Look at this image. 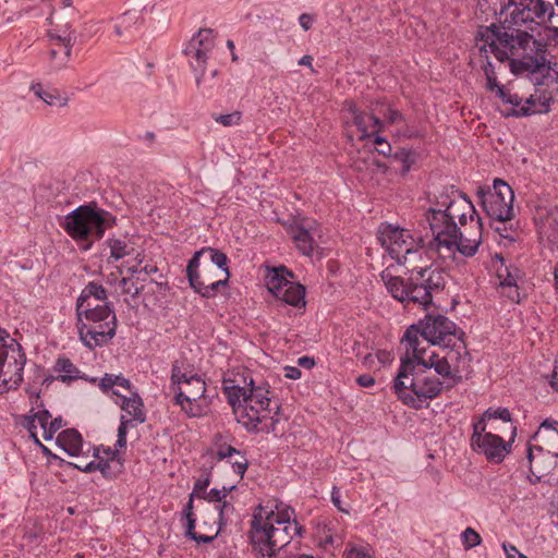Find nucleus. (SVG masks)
Here are the masks:
<instances>
[{
	"mask_svg": "<svg viewBox=\"0 0 558 558\" xmlns=\"http://www.w3.org/2000/svg\"><path fill=\"white\" fill-rule=\"evenodd\" d=\"M50 46H60L62 53L57 62L59 66H65L71 57L72 47L76 40L75 31L69 23L57 24L47 32Z\"/></svg>",
	"mask_w": 558,
	"mask_h": 558,
	"instance_id": "obj_22",
	"label": "nucleus"
},
{
	"mask_svg": "<svg viewBox=\"0 0 558 558\" xmlns=\"http://www.w3.org/2000/svg\"><path fill=\"white\" fill-rule=\"evenodd\" d=\"M288 278H293V274L288 270L284 266H279L277 268H272L266 275V284L267 289L275 296L281 295V290H283L288 284H292Z\"/></svg>",
	"mask_w": 558,
	"mask_h": 558,
	"instance_id": "obj_26",
	"label": "nucleus"
},
{
	"mask_svg": "<svg viewBox=\"0 0 558 558\" xmlns=\"http://www.w3.org/2000/svg\"><path fill=\"white\" fill-rule=\"evenodd\" d=\"M214 119L217 123L222 124L223 126L238 125L241 120V112L233 111L228 114L216 116Z\"/></svg>",
	"mask_w": 558,
	"mask_h": 558,
	"instance_id": "obj_43",
	"label": "nucleus"
},
{
	"mask_svg": "<svg viewBox=\"0 0 558 558\" xmlns=\"http://www.w3.org/2000/svg\"><path fill=\"white\" fill-rule=\"evenodd\" d=\"M215 272H217L216 268H214L210 265H206V266H204L203 271L199 272V278H201V280H208V279L209 280H218V279L222 278V277L217 276Z\"/></svg>",
	"mask_w": 558,
	"mask_h": 558,
	"instance_id": "obj_53",
	"label": "nucleus"
},
{
	"mask_svg": "<svg viewBox=\"0 0 558 558\" xmlns=\"http://www.w3.org/2000/svg\"><path fill=\"white\" fill-rule=\"evenodd\" d=\"M76 328L80 339L87 348L106 345L116 335L114 311L109 303H104L97 311L82 313V316H77Z\"/></svg>",
	"mask_w": 558,
	"mask_h": 558,
	"instance_id": "obj_13",
	"label": "nucleus"
},
{
	"mask_svg": "<svg viewBox=\"0 0 558 558\" xmlns=\"http://www.w3.org/2000/svg\"><path fill=\"white\" fill-rule=\"evenodd\" d=\"M290 234L298 251L303 255L311 256L315 247V241L310 230L305 227L296 226L291 228Z\"/></svg>",
	"mask_w": 558,
	"mask_h": 558,
	"instance_id": "obj_30",
	"label": "nucleus"
},
{
	"mask_svg": "<svg viewBox=\"0 0 558 558\" xmlns=\"http://www.w3.org/2000/svg\"><path fill=\"white\" fill-rule=\"evenodd\" d=\"M210 484V475L208 473L205 476L199 477L194 483L193 492L190 495L189 501L183 509V515L189 517V531L193 527V501L194 498H202L205 495Z\"/></svg>",
	"mask_w": 558,
	"mask_h": 558,
	"instance_id": "obj_31",
	"label": "nucleus"
},
{
	"mask_svg": "<svg viewBox=\"0 0 558 558\" xmlns=\"http://www.w3.org/2000/svg\"><path fill=\"white\" fill-rule=\"evenodd\" d=\"M238 423L242 424L247 432L275 433L280 405L275 402V408H267L263 404H254L248 400L234 401L230 403Z\"/></svg>",
	"mask_w": 558,
	"mask_h": 558,
	"instance_id": "obj_15",
	"label": "nucleus"
},
{
	"mask_svg": "<svg viewBox=\"0 0 558 558\" xmlns=\"http://www.w3.org/2000/svg\"><path fill=\"white\" fill-rule=\"evenodd\" d=\"M514 194L511 186L500 179L494 181V190L482 195V206L490 218L507 222L513 218Z\"/></svg>",
	"mask_w": 558,
	"mask_h": 558,
	"instance_id": "obj_18",
	"label": "nucleus"
},
{
	"mask_svg": "<svg viewBox=\"0 0 558 558\" xmlns=\"http://www.w3.org/2000/svg\"><path fill=\"white\" fill-rule=\"evenodd\" d=\"M171 387L175 391V403L191 417L206 414V384L198 375L187 374L175 361L171 368Z\"/></svg>",
	"mask_w": 558,
	"mask_h": 558,
	"instance_id": "obj_11",
	"label": "nucleus"
},
{
	"mask_svg": "<svg viewBox=\"0 0 558 558\" xmlns=\"http://www.w3.org/2000/svg\"><path fill=\"white\" fill-rule=\"evenodd\" d=\"M113 393L121 398V409L132 416L134 421L138 423L145 422L146 414L144 411V403L136 392L131 391V397L122 396L117 390H113Z\"/></svg>",
	"mask_w": 558,
	"mask_h": 558,
	"instance_id": "obj_27",
	"label": "nucleus"
},
{
	"mask_svg": "<svg viewBox=\"0 0 558 558\" xmlns=\"http://www.w3.org/2000/svg\"><path fill=\"white\" fill-rule=\"evenodd\" d=\"M57 444L72 457H78L82 452L83 438L81 434L74 429L69 428L61 432L57 437Z\"/></svg>",
	"mask_w": 558,
	"mask_h": 558,
	"instance_id": "obj_28",
	"label": "nucleus"
},
{
	"mask_svg": "<svg viewBox=\"0 0 558 558\" xmlns=\"http://www.w3.org/2000/svg\"><path fill=\"white\" fill-rule=\"evenodd\" d=\"M233 488H234V486L230 487L229 489L223 487L222 490L217 489V488H213L208 493L206 492L205 495H203L201 499H205L208 502H215V505H222L223 501H228L226 499L227 498V493L230 492Z\"/></svg>",
	"mask_w": 558,
	"mask_h": 558,
	"instance_id": "obj_41",
	"label": "nucleus"
},
{
	"mask_svg": "<svg viewBox=\"0 0 558 558\" xmlns=\"http://www.w3.org/2000/svg\"><path fill=\"white\" fill-rule=\"evenodd\" d=\"M390 158H392L395 162L400 163V170L402 174L408 173L412 163L414 162L413 153L404 148H398L393 154H391Z\"/></svg>",
	"mask_w": 558,
	"mask_h": 558,
	"instance_id": "obj_36",
	"label": "nucleus"
},
{
	"mask_svg": "<svg viewBox=\"0 0 558 558\" xmlns=\"http://www.w3.org/2000/svg\"><path fill=\"white\" fill-rule=\"evenodd\" d=\"M532 439L526 449L531 474L536 481L558 482V421L545 420Z\"/></svg>",
	"mask_w": 558,
	"mask_h": 558,
	"instance_id": "obj_7",
	"label": "nucleus"
},
{
	"mask_svg": "<svg viewBox=\"0 0 558 558\" xmlns=\"http://www.w3.org/2000/svg\"><path fill=\"white\" fill-rule=\"evenodd\" d=\"M497 96L506 104H510L514 107H518L521 105L522 99L515 95L510 94L509 92H506L504 87H498Z\"/></svg>",
	"mask_w": 558,
	"mask_h": 558,
	"instance_id": "obj_48",
	"label": "nucleus"
},
{
	"mask_svg": "<svg viewBox=\"0 0 558 558\" xmlns=\"http://www.w3.org/2000/svg\"><path fill=\"white\" fill-rule=\"evenodd\" d=\"M377 236L381 246L391 258L404 267H409V265L415 262H421L423 256L427 254V251L424 248L425 241L423 236H415L408 229L390 223H381L378 228Z\"/></svg>",
	"mask_w": 558,
	"mask_h": 558,
	"instance_id": "obj_10",
	"label": "nucleus"
},
{
	"mask_svg": "<svg viewBox=\"0 0 558 558\" xmlns=\"http://www.w3.org/2000/svg\"><path fill=\"white\" fill-rule=\"evenodd\" d=\"M263 507L258 506V512L253 514L251 522V542L257 558H275L276 553L286 547L295 535H301L303 526L295 520H291L293 509L287 508L275 513L267 512L264 517Z\"/></svg>",
	"mask_w": 558,
	"mask_h": 558,
	"instance_id": "obj_5",
	"label": "nucleus"
},
{
	"mask_svg": "<svg viewBox=\"0 0 558 558\" xmlns=\"http://www.w3.org/2000/svg\"><path fill=\"white\" fill-rule=\"evenodd\" d=\"M347 558H369V555L363 549L352 548L347 553Z\"/></svg>",
	"mask_w": 558,
	"mask_h": 558,
	"instance_id": "obj_64",
	"label": "nucleus"
},
{
	"mask_svg": "<svg viewBox=\"0 0 558 558\" xmlns=\"http://www.w3.org/2000/svg\"><path fill=\"white\" fill-rule=\"evenodd\" d=\"M299 22L304 31H308L312 27L313 17L307 13H303L300 15Z\"/></svg>",
	"mask_w": 558,
	"mask_h": 558,
	"instance_id": "obj_62",
	"label": "nucleus"
},
{
	"mask_svg": "<svg viewBox=\"0 0 558 558\" xmlns=\"http://www.w3.org/2000/svg\"><path fill=\"white\" fill-rule=\"evenodd\" d=\"M56 371L64 373V375L61 376L62 381L77 378L80 373L77 367L66 357H59L57 360Z\"/></svg>",
	"mask_w": 558,
	"mask_h": 558,
	"instance_id": "obj_35",
	"label": "nucleus"
},
{
	"mask_svg": "<svg viewBox=\"0 0 558 558\" xmlns=\"http://www.w3.org/2000/svg\"><path fill=\"white\" fill-rule=\"evenodd\" d=\"M105 458L100 457V449H94V457L98 459V462L90 461L85 465H76V469L85 472L92 473L94 471H100V473L106 478H114L117 477L123 470V463L120 459V454L118 449H104Z\"/></svg>",
	"mask_w": 558,
	"mask_h": 558,
	"instance_id": "obj_21",
	"label": "nucleus"
},
{
	"mask_svg": "<svg viewBox=\"0 0 558 558\" xmlns=\"http://www.w3.org/2000/svg\"><path fill=\"white\" fill-rule=\"evenodd\" d=\"M405 268L407 278L385 272L381 275L388 292L405 306L412 304L427 308L433 304L434 298L445 290L448 275L444 269L432 265L428 254L421 262Z\"/></svg>",
	"mask_w": 558,
	"mask_h": 558,
	"instance_id": "obj_4",
	"label": "nucleus"
},
{
	"mask_svg": "<svg viewBox=\"0 0 558 558\" xmlns=\"http://www.w3.org/2000/svg\"><path fill=\"white\" fill-rule=\"evenodd\" d=\"M470 354L464 341V332L451 338L449 342L441 344L436 350L426 349L425 361L445 380H449L450 387L462 379V373L470 366Z\"/></svg>",
	"mask_w": 558,
	"mask_h": 558,
	"instance_id": "obj_9",
	"label": "nucleus"
},
{
	"mask_svg": "<svg viewBox=\"0 0 558 558\" xmlns=\"http://www.w3.org/2000/svg\"><path fill=\"white\" fill-rule=\"evenodd\" d=\"M302 373L296 366H286L284 367V376L290 379H299Z\"/></svg>",
	"mask_w": 558,
	"mask_h": 558,
	"instance_id": "obj_61",
	"label": "nucleus"
},
{
	"mask_svg": "<svg viewBox=\"0 0 558 558\" xmlns=\"http://www.w3.org/2000/svg\"><path fill=\"white\" fill-rule=\"evenodd\" d=\"M348 110L351 113L353 123L359 132H361L360 140L368 138L381 132L384 122L376 116L361 111L354 104H350Z\"/></svg>",
	"mask_w": 558,
	"mask_h": 558,
	"instance_id": "obj_24",
	"label": "nucleus"
},
{
	"mask_svg": "<svg viewBox=\"0 0 558 558\" xmlns=\"http://www.w3.org/2000/svg\"><path fill=\"white\" fill-rule=\"evenodd\" d=\"M276 298L288 305L305 306V288L300 283L288 284L281 290V295Z\"/></svg>",
	"mask_w": 558,
	"mask_h": 558,
	"instance_id": "obj_32",
	"label": "nucleus"
},
{
	"mask_svg": "<svg viewBox=\"0 0 558 558\" xmlns=\"http://www.w3.org/2000/svg\"><path fill=\"white\" fill-rule=\"evenodd\" d=\"M374 135H375L374 143L377 145L376 150L378 151V154H380L385 157H390L392 154L391 145L386 141L385 137L380 136L379 133L374 134Z\"/></svg>",
	"mask_w": 558,
	"mask_h": 558,
	"instance_id": "obj_45",
	"label": "nucleus"
},
{
	"mask_svg": "<svg viewBox=\"0 0 558 558\" xmlns=\"http://www.w3.org/2000/svg\"><path fill=\"white\" fill-rule=\"evenodd\" d=\"M356 383L361 387H372L375 384V379L372 375L363 374L356 378Z\"/></svg>",
	"mask_w": 558,
	"mask_h": 558,
	"instance_id": "obj_60",
	"label": "nucleus"
},
{
	"mask_svg": "<svg viewBox=\"0 0 558 558\" xmlns=\"http://www.w3.org/2000/svg\"><path fill=\"white\" fill-rule=\"evenodd\" d=\"M461 539L465 549L478 546L482 542L481 535L472 527H466L462 532Z\"/></svg>",
	"mask_w": 558,
	"mask_h": 558,
	"instance_id": "obj_40",
	"label": "nucleus"
},
{
	"mask_svg": "<svg viewBox=\"0 0 558 558\" xmlns=\"http://www.w3.org/2000/svg\"><path fill=\"white\" fill-rule=\"evenodd\" d=\"M500 223L502 225V227H496V231L500 234V236L504 239H508L510 241H514L518 235L517 230L513 228L508 229L505 225L506 222Z\"/></svg>",
	"mask_w": 558,
	"mask_h": 558,
	"instance_id": "obj_51",
	"label": "nucleus"
},
{
	"mask_svg": "<svg viewBox=\"0 0 558 558\" xmlns=\"http://www.w3.org/2000/svg\"><path fill=\"white\" fill-rule=\"evenodd\" d=\"M61 53H62V50L56 51V47L51 46L50 51H49V58H50V66L52 70H60L63 68V66L57 65V62H58Z\"/></svg>",
	"mask_w": 558,
	"mask_h": 558,
	"instance_id": "obj_57",
	"label": "nucleus"
},
{
	"mask_svg": "<svg viewBox=\"0 0 558 558\" xmlns=\"http://www.w3.org/2000/svg\"><path fill=\"white\" fill-rule=\"evenodd\" d=\"M425 217L440 257L451 258L457 253L472 257L477 253L482 242V219L464 193L453 186L446 187Z\"/></svg>",
	"mask_w": 558,
	"mask_h": 558,
	"instance_id": "obj_2",
	"label": "nucleus"
},
{
	"mask_svg": "<svg viewBox=\"0 0 558 558\" xmlns=\"http://www.w3.org/2000/svg\"><path fill=\"white\" fill-rule=\"evenodd\" d=\"M122 293L136 296L140 294L142 287H137L131 278H122L120 281Z\"/></svg>",
	"mask_w": 558,
	"mask_h": 558,
	"instance_id": "obj_47",
	"label": "nucleus"
},
{
	"mask_svg": "<svg viewBox=\"0 0 558 558\" xmlns=\"http://www.w3.org/2000/svg\"><path fill=\"white\" fill-rule=\"evenodd\" d=\"M31 88L36 96L49 106L64 107L68 104V97L62 96L56 88H44L39 83L33 84Z\"/></svg>",
	"mask_w": 558,
	"mask_h": 558,
	"instance_id": "obj_33",
	"label": "nucleus"
},
{
	"mask_svg": "<svg viewBox=\"0 0 558 558\" xmlns=\"http://www.w3.org/2000/svg\"><path fill=\"white\" fill-rule=\"evenodd\" d=\"M511 438L506 441L500 435L486 430L482 422L473 423V433L471 436V448L473 451L483 454L488 462L501 463L511 452Z\"/></svg>",
	"mask_w": 558,
	"mask_h": 558,
	"instance_id": "obj_16",
	"label": "nucleus"
},
{
	"mask_svg": "<svg viewBox=\"0 0 558 558\" xmlns=\"http://www.w3.org/2000/svg\"><path fill=\"white\" fill-rule=\"evenodd\" d=\"M492 420H495V422H501V424L509 429L511 441H514L517 426L513 425L511 413L507 408H488L476 422H482L486 425V422Z\"/></svg>",
	"mask_w": 558,
	"mask_h": 558,
	"instance_id": "obj_29",
	"label": "nucleus"
},
{
	"mask_svg": "<svg viewBox=\"0 0 558 558\" xmlns=\"http://www.w3.org/2000/svg\"><path fill=\"white\" fill-rule=\"evenodd\" d=\"M25 363L21 344L0 328V380L4 390L16 389L22 384Z\"/></svg>",
	"mask_w": 558,
	"mask_h": 558,
	"instance_id": "obj_14",
	"label": "nucleus"
},
{
	"mask_svg": "<svg viewBox=\"0 0 558 558\" xmlns=\"http://www.w3.org/2000/svg\"><path fill=\"white\" fill-rule=\"evenodd\" d=\"M495 268L496 276L499 280V287L504 290V294L512 302H520V293L517 286V279L513 272L505 265V260L500 256H496Z\"/></svg>",
	"mask_w": 558,
	"mask_h": 558,
	"instance_id": "obj_25",
	"label": "nucleus"
},
{
	"mask_svg": "<svg viewBox=\"0 0 558 558\" xmlns=\"http://www.w3.org/2000/svg\"><path fill=\"white\" fill-rule=\"evenodd\" d=\"M456 324L441 314H426L417 325L410 326L403 338L405 349H425L421 347V337L432 345L440 347L449 342L451 338L460 336Z\"/></svg>",
	"mask_w": 558,
	"mask_h": 558,
	"instance_id": "obj_12",
	"label": "nucleus"
},
{
	"mask_svg": "<svg viewBox=\"0 0 558 558\" xmlns=\"http://www.w3.org/2000/svg\"><path fill=\"white\" fill-rule=\"evenodd\" d=\"M233 456H235V459L231 462L232 469L234 473L242 477L247 469L248 461L246 457L239 450L233 452Z\"/></svg>",
	"mask_w": 558,
	"mask_h": 558,
	"instance_id": "obj_42",
	"label": "nucleus"
},
{
	"mask_svg": "<svg viewBox=\"0 0 558 558\" xmlns=\"http://www.w3.org/2000/svg\"><path fill=\"white\" fill-rule=\"evenodd\" d=\"M234 507L229 501L222 505H215L213 508L206 507L202 513V525L204 533L195 532V518L193 517V527L189 531V517L185 518V534L197 543H210L214 541L221 527L227 524L229 515L233 513Z\"/></svg>",
	"mask_w": 558,
	"mask_h": 558,
	"instance_id": "obj_17",
	"label": "nucleus"
},
{
	"mask_svg": "<svg viewBox=\"0 0 558 558\" xmlns=\"http://www.w3.org/2000/svg\"><path fill=\"white\" fill-rule=\"evenodd\" d=\"M549 385L554 391H558V359L555 361V367L549 378Z\"/></svg>",
	"mask_w": 558,
	"mask_h": 558,
	"instance_id": "obj_63",
	"label": "nucleus"
},
{
	"mask_svg": "<svg viewBox=\"0 0 558 558\" xmlns=\"http://www.w3.org/2000/svg\"><path fill=\"white\" fill-rule=\"evenodd\" d=\"M33 417L36 420L40 429L44 433L45 427L48 426V424L50 422L49 420L51 418V414L49 413V411L43 410V411H39L36 414H34Z\"/></svg>",
	"mask_w": 558,
	"mask_h": 558,
	"instance_id": "obj_50",
	"label": "nucleus"
},
{
	"mask_svg": "<svg viewBox=\"0 0 558 558\" xmlns=\"http://www.w3.org/2000/svg\"><path fill=\"white\" fill-rule=\"evenodd\" d=\"M384 117L389 124H399L401 122H405L404 116L399 110L390 107L387 109Z\"/></svg>",
	"mask_w": 558,
	"mask_h": 558,
	"instance_id": "obj_49",
	"label": "nucleus"
},
{
	"mask_svg": "<svg viewBox=\"0 0 558 558\" xmlns=\"http://www.w3.org/2000/svg\"><path fill=\"white\" fill-rule=\"evenodd\" d=\"M549 101L550 98L544 97L541 101L539 107H536L535 99L531 96L526 99V106H522L519 110L512 109L511 113H507V116L512 114L515 117L531 116L534 113H542L549 111Z\"/></svg>",
	"mask_w": 558,
	"mask_h": 558,
	"instance_id": "obj_34",
	"label": "nucleus"
},
{
	"mask_svg": "<svg viewBox=\"0 0 558 558\" xmlns=\"http://www.w3.org/2000/svg\"><path fill=\"white\" fill-rule=\"evenodd\" d=\"M25 427L27 428V430L29 432L31 436L34 438V440L37 442V444H40L39 442V439L37 437V427L39 426L38 423L36 422V420L33 417V416H26L25 417Z\"/></svg>",
	"mask_w": 558,
	"mask_h": 558,
	"instance_id": "obj_52",
	"label": "nucleus"
},
{
	"mask_svg": "<svg viewBox=\"0 0 558 558\" xmlns=\"http://www.w3.org/2000/svg\"><path fill=\"white\" fill-rule=\"evenodd\" d=\"M486 430H492V433L497 435L509 432V429H507L506 426L501 424V422H495V420L486 422Z\"/></svg>",
	"mask_w": 558,
	"mask_h": 558,
	"instance_id": "obj_55",
	"label": "nucleus"
},
{
	"mask_svg": "<svg viewBox=\"0 0 558 558\" xmlns=\"http://www.w3.org/2000/svg\"><path fill=\"white\" fill-rule=\"evenodd\" d=\"M111 257L119 260L130 255L134 248L130 246L125 241L112 240L110 241Z\"/></svg>",
	"mask_w": 558,
	"mask_h": 558,
	"instance_id": "obj_38",
	"label": "nucleus"
},
{
	"mask_svg": "<svg viewBox=\"0 0 558 558\" xmlns=\"http://www.w3.org/2000/svg\"><path fill=\"white\" fill-rule=\"evenodd\" d=\"M211 29H201L186 46L184 53L190 57V65L196 74V86L201 87L208 52L213 49Z\"/></svg>",
	"mask_w": 558,
	"mask_h": 558,
	"instance_id": "obj_20",
	"label": "nucleus"
},
{
	"mask_svg": "<svg viewBox=\"0 0 558 558\" xmlns=\"http://www.w3.org/2000/svg\"><path fill=\"white\" fill-rule=\"evenodd\" d=\"M235 383L232 386L225 385L223 390L228 398L229 403H234V401L248 400V402L254 404H263L267 408L271 407V397L269 385L267 383H260L259 385H255L253 378L246 383V378L243 377L244 386H240L238 380H232ZM227 384V380L225 381Z\"/></svg>",
	"mask_w": 558,
	"mask_h": 558,
	"instance_id": "obj_19",
	"label": "nucleus"
},
{
	"mask_svg": "<svg viewBox=\"0 0 558 558\" xmlns=\"http://www.w3.org/2000/svg\"><path fill=\"white\" fill-rule=\"evenodd\" d=\"M113 385L118 387H122L131 392L132 385L130 380L122 375H113Z\"/></svg>",
	"mask_w": 558,
	"mask_h": 558,
	"instance_id": "obj_58",
	"label": "nucleus"
},
{
	"mask_svg": "<svg viewBox=\"0 0 558 558\" xmlns=\"http://www.w3.org/2000/svg\"><path fill=\"white\" fill-rule=\"evenodd\" d=\"M132 423V420L125 418V416H121L120 425L118 428V439L116 446L119 448H124L126 446V434L128 427Z\"/></svg>",
	"mask_w": 558,
	"mask_h": 558,
	"instance_id": "obj_44",
	"label": "nucleus"
},
{
	"mask_svg": "<svg viewBox=\"0 0 558 558\" xmlns=\"http://www.w3.org/2000/svg\"><path fill=\"white\" fill-rule=\"evenodd\" d=\"M114 223L116 217L109 211L89 204L78 206L68 214L61 226L81 250L87 251Z\"/></svg>",
	"mask_w": 558,
	"mask_h": 558,
	"instance_id": "obj_8",
	"label": "nucleus"
},
{
	"mask_svg": "<svg viewBox=\"0 0 558 558\" xmlns=\"http://www.w3.org/2000/svg\"><path fill=\"white\" fill-rule=\"evenodd\" d=\"M62 427V418L56 417L50 421L48 426L45 427V432L43 433V438L45 440H51L53 435Z\"/></svg>",
	"mask_w": 558,
	"mask_h": 558,
	"instance_id": "obj_46",
	"label": "nucleus"
},
{
	"mask_svg": "<svg viewBox=\"0 0 558 558\" xmlns=\"http://www.w3.org/2000/svg\"><path fill=\"white\" fill-rule=\"evenodd\" d=\"M133 20H134V14L133 13H130V12L124 13L119 19V23L114 26V31H116L117 35H121L122 34V28L124 26H126Z\"/></svg>",
	"mask_w": 558,
	"mask_h": 558,
	"instance_id": "obj_54",
	"label": "nucleus"
},
{
	"mask_svg": "<svg viewBox=\"0 0 558 558\" xmlns=\"http://www.w3.org/2000/svg\"><path fill=\"white\" fill-rule=\"evenodd\" d=\"M534 220L541 236L551 244H558V207L537 206Z\"/></svg>",
	"mask_w": 558,
	"mask_h": 558,
	"instance_id": "obj_23",
	"label": "nucleus"
},
{
	"mask_svg": "<svg viewBox=\"0 0 558 558\" xmlns=\"http://www.w3.org/2000/svg\"><path fill=\"white\" fill-rule=\"evenodd\" d=\"M114 387L113 385V374H105V376L100 379L99 388L106 392Z\"/></svg>",
	"mask_w": 558,
	"mask_h": 558,
	"instance_id": "obj_56",
	"label": "nucleus"
},
{
	"mask_svg": "<svg viewBox=\"0 0 558 558\" xmlns=\"http://www.w3.org/2000/svg\"><path fill=\"white\" fill-rule=\"evenodd\" d=\"M101 305L102 302L90 296H78L76 302V316H82V313L97 311Z\"/></svg>",
	"mask_w": 558,
	"mask_h": 558,
	"instance_id": "obj_39",
	"label": "nucleus"
},
{
	"mask_svg": "<svg viewBox=\"0 0 558 558\" xmlns=\"http://www.w3.org/2000/svg\"><path fill=\"white\" fill-rule=\"evenodd\" d=\"M426 349H405L392 389L398 399L409 408L420 410L438 397L444 381L436 378L425 361Z\"/></svg>",
	"mask_w": 558,
	"mask_h": 558,
	"instance_id": "obj_3",
	"label": "nucleus"
},
{
	"mask_svg": "<svg viewBox=\"0 0 558 558\" xmlns=\"http://www.w3.org/2000/svg\"><path fill=\"white\" fill-rule=\"evenodd\" d=\"M507 9L500 8V25L481 26L476 40L483 43L481 52L487 53L486 46L498 61L510 62L513 73L538 72L548 63L546 44L536 39L529 31L544 26L558 36V11L551 3L541 0H511Z\"/></svg>",
	"mask_w": 558,
	"mask_h": 558,
	"instance_id": "obj_1",
	"label": "nucleus"
},
{
	"mask_svg": "<svg viewBox=\"0 0 558 558\" xmlns=\"http://www.w3.org/2000/svg\"><path fill=\"white\" fill-rule=\"evenodd\" d=\"M227 255L214 247H203L189 260L186 275L191 287L203 298H214L227 286L230 271Z\"/></svg>",
	"mask_w": 558,
	"mask_h": 558,
	"instance_id": "obj_6",
	"label": "nucleus"
},
{
	"mask_svg": "<svg viewBox=\"0 0 558 558\" xmlns=\"http://www.w3.org/2000/svg\"><path fill=\"white\" fill-rule=\"evenodd\" d=\"M233 452H236V449L232 446L220 447L219 450L217 451V457L219 460H222L225 458H232Z\"/></svg>",
	"mask_w": 558,
	"mask_h": 558,
	"instance_id": "obj_59",
	"label": "nucleus"
},
{
	"mask_svg": "<svg viewBox=\"0 0 558 558\" xmlns=\"http://www.w3.org/2000/svg\"><path fill=\"white\" fill-rule=\"evenodd\" d=\"M80 296H85V298H93V299H96L100 302L104 303H108L107 302V291L106 289L99 284V283H96V282H89L81 292V295Z\"/></svg>",
	"mask_w": 558,
	"mask_h": 558,
	"instance_id": "obj_37",
	"label": "nucleus"
}]
</instances>
